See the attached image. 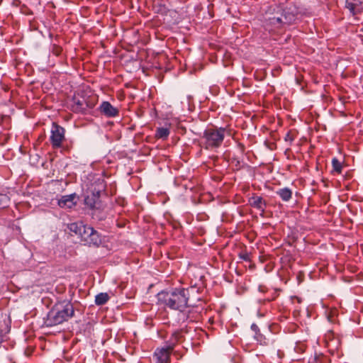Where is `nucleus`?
Returning a JSON list of instances; mask_svg holds the SVG:
<instances>
[{
    "label": "nucleus",
    "instance_id": "f8f14e48",
    "mask_svg": "<svg viewBox=\"0 0 363 363\" xmlns=\"http://www.w3.org/2000/svg\"><path fill=\"white\" fill-rule=\"evenodd\" d=\"M325 342L328 350L333 352L337 350L340 346V340L337 337H335L333 333H329L326 335Z\"/></svg>",
    "mask_w": 363,
    "mask_h": 363
},
{
    "label": "nucleus",
    "instance_id": "6e6552de",
    "mask_svg": "<svg viewBox=\"0 0 363 363\" xmlns=\"http://www.w3.org/2000/svg\"><path fill=\"white\" fill-rule=\"evenodd\" d=\"M72 110L77 113H85L88 108H92L94 105L86 102L84 98L74 97Z\"/></svg>",
    "mask_w": 363,
    "mask_h": 363
},
{
    "label": "nucleus",
    "instance_id": "f257e3e1",
    "mask_svg": "<svg viewBox=\"0 0 363 363\" xmlns=\"http://www.w3.org/2000/svg\"><path fill=\"white\" fill-rule=\"evenodd\" d=\"M189 298V290L187 289H174L172 291H162L157 294V301L161 305L172 310H177L183 312L184 308L188 307ZM179 320L185 322L189 317L182 313Z\"/></svg>",
    "mask_w": 363,
    "mask_h": 363
},
{
    "label": "nucleus",
    "instance_id": "f03ea898",
    "mask_svg": "<svg viewBox=\"0 0 363 363\" xmlns=\"http://www.w3.org/2000/svg\"><path fill=\"white\" fill-rule=\"evenodd\" d=\"M74 315V309L70 301H59L48 312L44 323L47 327H52L67 321Z\"/></svg>",
    "mask_w": 363,
    "mask_h": 363
},
{
    "label": "nucleus",
    "instance_id": "1a4fd4ad",
    "mask_svg": "<svg viewBox=\"0 0 363 363\" xmlns=\"http://www.w3.org/2000/svg\"><path fill=\"white\" fill-rule=\"evenodd\" d=\"M172 351V350L167 346L162 348H157L154 353L157 363H170V354Z\"/></svg>",
    "mask_w": 363,
    "mask_h": 363
},
{
    "label": "nucleus",
    "instance_id": "bb28decb",
    "mask_svg": "<svg viewBox=\"0 0 363 363\" xmlns=\"http://www.w3.org/2000/svg\"><path fill=\"white\" fill-rule=\"evenodd\" d=\"M360 31L363 32V25H362V27L360 28Z\"/></svg>",
    "mask_w": 363,
    "mask_h": 363
},
{
    "label": "nucleus",
    "instance_id": "20e7f679",
    "mask_svg": "<svg viewBox=\"0 0 363 363\" xmlns=\"http://www.w3.org/2000/svg\"><path fill=\"white\" fill-rule=\"evenodd\" d=\"M224 128H208L206 129L201 138V145L206 150H213L221 146L225 135Z\"/></svg>",
    "mask_w": 363,
    "mask_h": 363
},
{
    "label": "nucleus",
    "instance_id": "b1692460",
    "mask_svg": "<svg viewBox=\"0 0 363 363\" xmlns=\"http://www.w3.org/2000/svg\"><path fill=\"white\" fill-rule=\"evenodd\" d=\"M91 195H94L96 197L97 196L98 200H100V191H93Z\"/></svg>",
    "mask_w": 363,
    "mask_h": 363
},
{
    "label": "nucleus",
    "instance_id": "5701e85b",
    "mask_svg": "<svg viewBox=\"0 0 363 363\" xmlns=\"http://www.w3.org/2000/svg\"><path fill=\"white\" fill-rule=\"evenodd\" d=\"M251 330L255 332V335L260 333L258 326L255 323L251 325Z\"/></svg>",
    "mask_w": 363,
    "mask_h": 363
},
{
    "label": "nucleus",
    "instance_id": "393cba45",
    "mask_svg": "<svg viewBox=\"0 0 363 363\" xmlns=\"http://www.w3.org/2000/svg\"><path fill=\"white\" fill-rule=\"evenodd\" d=\"M290 140L291 141H292L294 140V138L290 135L289 133H288L286 136V140Z\"/></svg>",
    "mask_w": 363,
    "mask_h": 363
},
{
    "label": "nucleus",
    "instance_id": "4be33fe9",
    "mask_svg": "<svg viewBox=\"0 0 363 363\" xmlns=\"http://www.w3.org/2000/svg\"><path fill=\"white\" fill-rule=\"evenodd\" d=\"M240 257L243 260L250 261V255L247 252L240 253Z\"/></svg>",
    "mask_w": 363,
    "mask_h": 363
},
{
    "label": "nucleus",
    "instance_id": "2eb2a0df",
    "mask_svg": "<svg viewBox=\"0 0 363 363\" xmlns=\"http://www.w3.org/2000/svg\"><path fill=\"white\" fill-rule=\"evenodd\" d=\"M86 206L91 209H98L101 207L100 200H98L97 196L94 195H88L84 199Z\"/></svg>",
    "mask_w": 363,
    "mask_h": 363
},
{
    "label": "nucleus",
    "instance_id": "a211bd4d",
    "mask_svg": "<svg viewBox=\"0 0 363 363\" xmlns=\"http://www.w3.org/2000/svg\"><path fill=\"white\" fill-rule=\"evenodd\" d=\"M109 296L107 293H100L95 297V303L97 306H102L109 300Z\"/></svg>",
    "mask_w": 363,
    "mask_h": 363
},
{
    "label": "nucleus",
    "instance_id": "0eeeda50",
    "mask_svg": "<svg viewBox=\"0 0 363 363\" xmlns=\"http://www.w3.org/2000/svg\"><path fill=\"white\" fill-rule=\"evenodd\" d=\"M100 113L107 118H114L118 116L119 110L108 101H103L99 107Z\"/></svg>",
    "mask_w": 363,
    "mask_h": 363
},
{
    "label": "nucleus",
    "instance_id": "7ed1b4c3",
    "mask_svg": "<svg viewBox=\"0 0 363 363\" xmlns=\"http://www.w3.org/2000/svg\"><path fill=\"white\" fill-rule=\"evenodd\" d=\"M68 229L77 235L84 245L99 246L101 243L100 234L94 228L82 221L69 224Z\"/></svg>",
    "mask_w": 363,
    "mask_h": 363
},
{
    "label": "nucleus",
    "instance_id": "ddd939ff",
    "mask_svg": "<svg viewBox=\"0 0 363 363\" xmlns=\"http://www.w3.org/2000/svg\"><path fill=\"white\" fill-rule=\"evenodd\" d=\"M345 8L353 15L359 13L362 10V2L359 0H346Z\"/></svg>",
    "mask_w": 363,
    "mask_h": 363
},
{
    "label": "nucleus",
    "instance_id": "9d476101",
    "mask_svg": "<svg viewBox=\"0 0 363 363\" xmlns=\"http://www.w3.org/2000/svg\"><path fill=\"white\" fill-rule=\"evenodd\" d=\"M249 203L250 205L257 208V210L264 212L265 208L267 206L266 201L262 199V197L254 194L251 197L249 198Z\"/></svg>",
    "mask_w": 363,
    "mask_h": 363
},
{
    "label": "nucleus",
    "instance_id": "6ab92c4d",
    "mask_svg": "<svg viewBox=\"0 0 363 363\" xmlns=\"http://www.w3.org/2000/svg\"><path fill=\"white\" fill-rule=\"evenodd\" d=\"M333 172L341 174L342 170V163L336 158L332 160Z\"/></svg>",
    "mask_w": 363,
    "mask_h": 363
},
{
    "label": "nucleus",
    "instance_id": "aec40b11",
    "mask_svg": "<svg viewBox=\"0 0 363 363\" xmlns=\"http://www.w3.org/2000/svg\"><path fill=\"white\" fill-rule=\"evenodd\" d=\"M9 198L6 194H0V208H5L8 206Z\"/></svg>",
    "mask_w": 363,
    "mask_h": 363
},
{
    "label": "nucleus",
    "instance_id": "f3484780",
    "mask_svg": "<svg viewBox=\"0 0 363 363\" xmlns=\"http://www.w3.org/2000/svg\"><path fill=\"white\" fill-rule=\"evenodd\" d=\"M170 133L169 129L164 127L157 128L155 133V138L166 140Z\"/></svg>",
    "mask_w": 363,
    "mask_h": 363
},
{
    "label": "nucleus",
    "instance_id": "a878e982",
    "mask_svg": "<svg viewBox=\"0 0 363 363\" xmlns=\"http://www.w3.org/2000/svg\"><path fill=\"white\" fill-rule=\"evenodd\" d=\"M3 342L2 336L0 335V344H1Z\"/></svg>",
    "mask_w": 363,
    "mask_h": 363
},
{
    "label": "nucleus",
    "instance_id": "dca6fc26",
    "mask_svg": "<svg viewBox=\"0 0 363 363\" xmlns=\"http://www.w3.org/2000/svg\"><path fill=\"white\" fill-rule=\"evenodd\" d=\"M276 193L284 201H289L292 196L291 190L287 187L280 189Z\"/></svg>",
    "mask_w": 363,
    "mask_h": 363
},
{
    "label": "nucleus",
    "instance_id": "423d86ee",
    "mask_svg": "<svg viewBox=\"0 0 363 363\" xmlns=\"http://www.w3.org/2000/svg\"><path fill=\"white\" fill-rule=\"evenodd\" d=\"M65 140V130L63 127L58 125L57 123H52L50 141L54 149L60 148L62 146V143Z\"/></svg>",
    "mask_w": 363,
    "mask_h": 363
},
{
    "label": "nucleus",
    "instance_id": "39448f33",
    "mask_svg": "<svg viewBox=\"0 0 363 363\" xmlns=\"http://www.w3.org/2000/svg\"><path fill=\"white\" fill-rule=\"evenodd\" d=\"M298 14V11L295 6H287L284 9L281 17H274L270 19V23L273 25H291L296 22Z\"/></svg>",
    "mask_w": 363,
    "mask_h": 363
},
{
    "label": "nucleus",
    "instance_id": "412c9836",
    "mask_svg": "<svg viewBox=\"0 0 363 363\" xmlns=\"http://www.w3.org/2000/svg\"><path fill=\"white\" fill-rule=\"evenodd\" d=\"M255 338L257 340V342L260 343V345H267L269 344V340L267 339L262 334L259 333L257 335H255Z\"/></svg>",
    "mask_w": 363,
    "mask_h": 363
},
{
    "label": "nucleus",
    "instance_id": "9b49d317",
    "mask_svg": "<svg viewBox=\"0 0 363 363\" xmlns=\"http://www.w3.org/2000/svg\"><path fill=\"white\" fill-rule=\"evenodd\" d=\"M75 199V194L62 196L61 199L58 200V205L61 208H71L77 203V201H74Z\"/></svg>",
    "mask_w": 363,
    "mask_h": 363
},
{
    "label": "nucleus",
    "instance_id": "4468645a",
    "mask_svg": "<svg viewBox=\"0 0 363 363\" xmlns=\"http://www.w3.org/2000/svg\"><path fill=\"white\" fill-rule=\"evenodd\" d=\"M183 337L182 331L177 330L174 332L167 342V347L173 350L174 346L182 340Z\"/></svg>",
    "mask_w": 363,
    "mask_h": 363
},
{
    "label": "nucleus",
    "instance_id": "cd10ccee",
    "mask_svg": "<svg viewBox=\"0 0 363 363\" xmlns=\"http://www.w3.org/2000/svg\"><path fill=\"white\" fill-rule=\"evenodd\" d=\"M309 363H318V362L315 360H314V362H309Z\"/></svg>",
    "mask_w": 363,
    "mask_h": 363
}]
</instances>
